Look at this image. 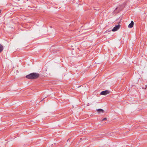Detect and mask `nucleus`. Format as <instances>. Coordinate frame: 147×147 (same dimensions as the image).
I'll use <instances>...</instances> for the list:
<instances>
[{"mask_svg":"<svg viewBox=\"0 0 147 147\" xmlns=\"http://www.w3.org/2000/svg\"><path fill=\"white\" fill-rule=\"evenodd\" d=\"M40 76V74L36 73H32L27 75L26 78L29 79L35 80L38 78Z\"/></svg>","mask_w":147,"mask_h":147,"instance_id":"obj_1","label":"nucleus"},{"mask_svg":"<svg viewBox=\"0 0 147 147\" xmlns=\"http://www.w3.org/2000/svg\"><path fill=\"white\" fill-rule=\"evenodd\" d=\"M3 49V46L0 44V53L1 52Z\"/></svg>","mask_w":147,"mask_h":147,"instance_id":"obj_7","label":"nucleus"},{"mask_svg":"<svg viewBox=\"0 0 147 147\" xmlns=\"http://www.w3.org/2000/svg\"><path fill=\"white\" fill-rule=\"evenodd\" d=\"M125 6V5L124 4H123L122 5H119L118 7L116 8V9H118V10L119 11L124 8Z\"/></svg>","mask_w":147,"mask_h":147,"instance_id":"obj_2","label":"nucleus"},{"mask_svg":"<svg viewBox=\"0 0 147 147\" xmlns=\"http://www.w3.org/2000/svg\"><path fill=\"white\" fill-rule=\"evenodd\" d=\"M134 23L133 21H131V23L129 25L128 27L129 28H132L134 26Z\"/></svg>","mask_w":147,"mask_h":147,"instance_id":"obj_5","label":"nucleus"},{"mask_svg":"<svg viewBox=\"0 0 147 147\" xmlns=\"http://www.w3.org/2000/svg\"><path fill=\"white\" fill-rule=\"evenodd\" d=\"M107 118H105L102 120V121H104L105 120H107Z\"/></svg>","mask_w":147,"mask_h":147,"instance_id":"obj_9","label":"nucleus"},{"mask_svg":"<svg viewBox=\"0 0 147 147\" xmlns=\"http://www.w3.org/2000/svg\"><path fill=\"white\" fill-rule=\"evenodd\" d=\"M147 87V85H145V87H142V88L143 89H146V88Z\"/></svg>","mask_w":147,"mask_h":147,"instance_id":"obj_8","label":"nucleus"},{"mask_svg":"<svg viewBox=\"0 0 147 147\" xmlns=\"http://www.w3.org/2000/svg\"><path fill=\"white\" fill-rule=\"evenodd\" d=\"M120 25L119 24H118L115 27H114L112 29V31L114 32L120 28Z\"/></svg>","mask_w":147,"mask_h":147,"instance_id":"obj_4","label":"nucleus"},{"mask_svg":"<svg viewBox=\"0 0 147 147\" xmlns=\"http://www.w3.org/2000/svg\"><path fill=\"white\" fill-rule=\"evenodd\" d=\"M110 93V92L108 90H106L102 91L100 93V94L101 95H106L107 94H109Z\"/></svg>","mask_w":147,"mask_h":147,"instance_id":"obj_3","label":"nucleus"},{"mask_svg":"<svg viewBox=\"0 0 147 147\" xmlns=\"http://www.w3.org/2000/svg\"><path fill=\"white\" fill-rule=\"evenodd\" d=\"M97 111L98 113H100L101 112L102 113L104 112V111L102 109H97Z\"/></svg>","mask_w":147,"mask_h":147,"instance_id":"obj_6","label":"nucleus"},{"mask_svg":"<svg viewBox=\"0 0 147 147\" xmlns=\"http://www.w3.org/2000/svg\"><path fill=\"white\" fill-rule=\"evenodd\" d=\"M89 103H88V104L87 106H89Z\"/></svg>","mask_w":147,"mask_h":147,"instance_id":"obj_11","label":"nucleus"},{"mask_svg":"<svg viewBox=\"0 0 147 147\" xmlns=\"http://www.w3.org/2000/svg\"><path fill=\"white\" fill-rule=\"evenodd\" d=\"M94 10H95L96 11H98L99 10V9H94Z\"/></svg>","mask_w":147,"mask_h":147,"instance_id":"obj_10","label":"nucleus"}]
</instances>
